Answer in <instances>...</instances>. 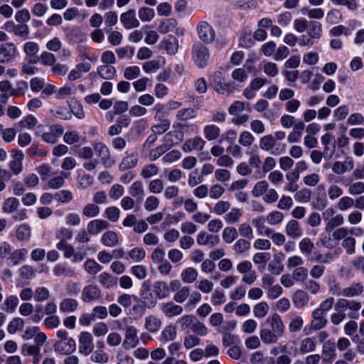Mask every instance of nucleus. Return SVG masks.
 Here are the masks:
<instances>
[{"mask_svg": "<svg viewBox=\"0 0 364 364\" xmlns=\"http://www.w3.org/2000/svg\"><path fill=\"white\" fill-rule=\"evenodd\" d=\"M183 139V134L180 132H169L164 136L165 144H167L168 149L173 144H177Z\"/></svg>", "mask_w": 364, "mask_h": 364, "instance_id": "2f4dec72", "label": "nucleus"}, {"mask_svg": "<svg viewBox=\"0 0 364 364\" xmlns=\"http://www.w3.org/2000/svg\"><path fill=\"white\" fill-rule=\"evenodd\" d=\"M19 206V201L16 198L10 197L6 198L3 203L2 210L5 213H12L17 210Z\"/></svg>", "mask_w": 364, "mask_h": 364, "instance_id": "7c9ffc66", "label": "nucleus"}, {"mask_svg": "<svg viewBox=\"0 0 364 364\" xmlns=\"http://www.w3.org/2000/svg\"><path fill=\"white\" fill-rule=\"evenodd\" d=\"M307 32L310 38H319L321 35V25L318 21H310L308 25Z\"/></svg>", "mask_w": 364, "mask_h": 364, "instance_id": "58836bf2", "label": "nucleus"}, {"mask_svg": "<svg viewBox=\"0 0 364 364\" xmlns=\"http://www.w3.org/2000/svg\"><path fill=\"white\" fill-rule=\"evenodd\" d=\"M285 232L290 238L297 239L302 235L303 230L299 222L292 219L287 223L285 227Z\"/></svg>", "mask_w": 364, "mask_h": 364, "instance_id": "a211bd4d", "label": "nucleus"}, {"mask_svg": "<svg viewBox=\"0 0 364 364\" xmlns=\"http://www.w3.org/2000/svg\"><path fill=\"white\" fill-rule=\"evenodd\" d=\"M139 343L137 337V330L133 326H127L124 332V339L123 346L125 349L133 348Z\"/></svg>", "mask_w": 364, "mask_h": 364, "instance_id": "423d86ee", "label": "nucleus"}, {"mask_svg": "<svg viewBox=\"0 0 364 364\" xmlns=\"http://www.w3.org/2000/svg\"><path fill=\"white\" fill-rule=\"evenodd\" d=\"M18 240H26L31 237V228L28 225L23 224L18 226L16 232Z\"/></svg>", "mask_w": 364, "mask_h": 364, "instance_id": "e2e57ef3", "label": "nucleus"}, {"mask_svg": "<svg viewBox=\"0 0 364 364\" xmlns=\"http://www.w3.org/2000/svg\"><path fill=\"white\" fill-rule=\"evenodd\" d=\"M23 153L21 151H16L14 155V159L9 163L11 171L15 174H19L23 170Z\"/></svg>", "mask_w": 364, "mask_h": 364, "instance_id": "aec40b11", "label": "nucleus"}, {"mask_svg": "<svg viewBox=\"0 0 364 364\" xmlns=\"http://www.w3.org/2000/svg\"><path fill=\"white\" fill-rule=\"evenodd\" d=\"M24 326V321L22 318L17 317L13 318L8 325V332L11 334L15 333L18 331H21Z\"/></svg>", "mask_w": 364, "mask_h": 364, "instance_id": "3c124183", "label": "nucleus"}, {"mask_svg": "<svg viewBox=\"0 0 364 364\" xmlns=\"http://www.w3.org/2000/svg\"><path fill=\"white\" fill-rule=\"evenodd\" d=\"M209 56V50L205 46L200 43L193 45V58L199 68H204L207 65Z\"/></svg>", "mask_w": 364, "mask_h": 364, "instance_id": "7ed1b4c3", "label": "nucleus"}, {"mask_svg": "<svg viewBox=\"0 0 364 364\" xmlns=\"http://www.w3.org/2000/svg\"><path fill=\"white\" fill-rule=\"evenodd\" d=\"M196 319V317L193 315H184L177 321L176 323L180 326V328L182 331H186V332L188 333L189 331L188 329H191Z\"/></svg>", "mask_w": 364, "mask_h": 364, "instance_id": "72a5a7b5", "label": "nucleus"}, {"mask_svg": "<svg viewBox=\"0 0 364 364\" xmlns=\"http://www.w3.org/2000/svg\"><path fill=\"white\" fill-rule=\"evenodd\" d=\"M90 360L96 363L105 364L109 360L108 355L102 350H97L92 353Z\"/></svg>", "mask_w": 364, "mask_h": 364, "instance_id": "052dcab7", "label": "nucleus"}, {"mask_svg": "<svg viewBox=\"0 0 364 364\" xmlns=\"http://www.w3.org/2000/svg\"><path fill=\"white\" fill-rule=\"evenodd\" d=\"M106 33L108 34V41L112 46H118L122 40V34L117 31H112L111 28H105Z\"/></svg>", "mask_w": 364, "mask_h": 364, "instance_id": "09e8293b", "label": "nucleus"}, {"mask_svg": "<svg viewBox=\"0 0 364 364\" xmlns=\"http://www.w3.org/2000/svg\"><path fill=\"white\" fill-rule=\"evenodd\" d=\"M165 59L162 57H157L145 63L143 65V70L146 73H154L165 65Z\"/></svg>", "mask_w": 364, "mask_h": 364, "instance_id": "393cba45", "label": "nucleus"}, {"mask_svg": "<svg viewBox=\"0 0 364 364\" xmlns=\"http://www.w3.org/2000/svg\"><path fill=\"white\" fill-rule=\"evenodd\" d=\"M277 141L274 137L271 134H267L259 139V148L265 151H269L272 150L271 154L274 156L281 154L285 148V145H283L282 148L276 147Z\"/></svg>", "mask_w": 364, "mask_h": 364, "instance_id": "20e7f679", "label": "nucleus"}, {"mask_svg": "<svg viewBox=\"0 0 364 364\" xmlns=\"http://www.w3.org/2000/svg\"><path fill=\"white\" fill-rule=\"evenodd\" d=\"M355 239L352 236H348L342 240L341 247L345 250L346 254L353 255L355 252Z\"/></svg>", "mask_w": 364, "mask_h": 364, "instance_id": "c03bdc74", "label": "nucleus"}, {"mask_svg": "<svg viewBox=\"0 0 364 364\" xmlns=\"http://www.w3.org/2000/svg\"><path fill=\"white\" fill-rule=\"evenodd\" d=\"M335 351L336 346L334 343L331 342L330 341L325 342L322 348V356L323 360L329 361L332 360L336 355Z\"/></svg>", "mask_w": 364, "mask_h": 364, "instance_id": "c85d7f7f", "label": "nucleus"}, {"mask_svg": "<svg viewBox=\"0 0 364 364\" xmlns=\"http://www.w3.org/2000/svg\"><path fill=\"white\" fill-rule=\"evenodd\" d=\"M146 255L145 250L142 247H134L128 253V257L126 259L130 258L134 262L141 261Z\"/></svg>", "mask_w": 364, "mask_h": 364, "instance_id": "680f3d73", "label": "nucleus"}, {"mask_svg": "<svg viewBox=\"0 0 364 364\" xmlns=\"http://www.w3.org/2000/svg\"><path fill=\"white\" fill-rule=\"evenodd\" d=\"M304 288L313 295L318 294L321 290L320 284L315 281L314 279L306 280L304 284Z\"/></svg>", "mask_w": 364, "mask_h": 364, "instance_id": "603ef678", "label": "nucleus"}, {"mask_svg": "<svg viewBox=\"0 0 364 364\" xmlns=\"http://www.w3.org/2000/svg\"><path fill=\"white\" fill-rule=\"evenodd\" d=\"M309 270L304 267H299L292 272V277L296 282H304L306 280Z\"/></svg>", "mask_w": 364, "mask_h": 364, "instance_id": "6e6d98bb", "label": "nucleus"}, {"mask_svg": "<svg viewBox=\"0 0 364 364\" xmlns=\"http://www.w3.org/2000/svg\"><path fill=\"white\" fill-rule=\"evenodd\" d=\"M159 168L154 164H150L144 166L141 171V176L145 179H148L152 176L157 175Z\"/></svg>", "mask_w": 364, "mask_h": 364, "instance_id": "13d9d810", "label": "nucleus"}, {"mask_svg": "<svg viewBox=\"0 0 364 364\" xmlns=\"http://www.w3.org/2000/svg\"><path fill=\"white\" fill-rule=\"evenodd\" d=\"M266 322L269 323L271 328H264L260 331V338L264 343H276L279 338L282 337L284 332V326L281 316L278 314H273L267 318Z\"/></svg>", "mask_w": 364, "mask_h": 364, "instance_id": "f257e3e1", "label": "nucleus"}, {"mask_svg": "<svg viewBox=\"0 0 364 364\" xmlns=\"http://www.w3.org/2000/svg\"><path fill=\"white\" fill-rule=\"evenodd\" d=\"M242 216V213L240 209L237 208H232L231 210L226 213L224 219L226 223L229 224L237 223L240 221Z\"/></svg>", "mask_w": 364, "mask_h": 364, "instance_id": "49530a36", "label": "nucleus"}, {"mask_svg": "<svg viewBox=\"0 0 364 364\" xmlns=\"http://www.w3.org/2000/svg\"><path fill=\"white\" fill-rule=\"evenodd\" d=\"M344 222L343 216L341 214L336 215L329 219L326 225L325 230L328 232H331L336 228L341 225Z\"/></svg>", "mask_w": 364, "mask_h": 364, "instance_id": "ea45409f", "label": "nucleus"}, {"mask_svg": "<svg viewBox=\"0 0 364 364\" xmlns=\"http://www.w3.org/2000/svg\"><path fill=\"white\" fill-rule=\"evenodd\" d=\"M94 149L98 157L100 158L101 161L103 164H106L109 159V150L108 147L104 143L98 142L94 145Z\"/></svg>", "mask_w": 364, "mask_h": 364, "instance_id": "cd10ccee", "label": "nucleus"}, {"mask_svg": "<svg viewBox=\"0 0 364 364\" xmlns=\"http://www.w3.org/2000/svg\"><path fill=\"white\" fill-rule=\"evenodd\" d=\"M109 226L107 220L102 219H95L87 223V230L90 235L99 234L101 231L107 229Z\"/></svg>", "mask_w": 364, "mask_h": 364, "instance_id": "2eb2a0df", "label": "nucleus"}, {"mask_svg": "<svg viewBox=\"0 0 364 364\" xmlns=\"http://www.w3.org/2000/svg\"><path fill=\"white\" fill-rule=\"evenodd\" d=\"M94 349L93 338L90 333L83 331L79 336V352L87 356L90 355Z\"/></svg>", "mask_w": 364, "mask_h": 364, "instance_id": "39448f33", "label": "nucleus"}, {"mask_svg": "<svg viewBox=\"0 0 364 364\" xmlns=\"http://www.w3.org/2000/svg\"><path fill=\"white\" fill-rule=\"evenodd\" d=\"M199 38L204 43H211L215 38V32L212 26L207 22L201 21L197 27Z\"/></svg>", "mask_w": 364, "mask_h": 364, "instance_id": "0eeeda50", "label": "nucleus"}, {"mask_svg": "<svg viewBox=\"0 0 364 364\" xmlns=\"http://www.w3.org/2000/svg\"><path fill=\"white\" fill-rule=\"evenodd\" d=\"M304 325L303 318L300 316H296L291 318L289 323V331L291 333H296L301 331L302 326Z\"/></svg>", "mask_w": 364, "mask_h": 364, "instance_id": "bf43d9fd", "label": "nucleus"}, {"mask_svg": "<svg viewBox=\"0 0 364 364\" xmlns=\"http://www.w3.org/2000/svg\"><path fill=\"white\" fill-rule=\"evenodd\" d=\"M101 296V291L95 284H88L82 289L81 299L86 303L98 299Z\"/></svg>", "mask_w": 364, "mask_h": 364, "instance_id": "1a4fd4ad", "label": "nucleus"}, {"mask_svg": "<svg viewBox=\"0 0 364 364\" xmlns=\"http://www.w3.org/2000/svg\"><path fill=\"white\" fill-rule=\"evenodd\" d=\"M312 320L311 321V328L314 331L320 330L324 328L328 321L326 315L316 309H314L311 314Z\"/></svg>", "mask_w": 364, "mask_h": 364, "instance_id": "f8f14e48", "label": "nucleus"}, {"mask_svg": "<svg viewBox=\"0 0 364 364\" xmlns=\"http://www.w3.org/2000/svg\"><path fill=\"white\" fill-rule=\"evenodd\" d=\"M129 193L132 197L141 200L144 196L143 183L140 181L134 182L129 188Z\"/></svg>", "mask_w": 364, "mask_h": 364, "instance_id": "473e14b6", "label": "nucleus"}, {"mask_svg": "<svg viewBox=\"0 0 364 364\" xmlns=\"http://www.w3.org/2000/svg\"><path fill=\"white\" fill-rule=\"evenodd\" d=\"M97 73L102 79L110 80L115 76L116 69L112 65H102L98 67Z\"/></svg>", "mask_w": 364, "mask_h": 364, "instance_id": "c756f323", "label": "nucleus"}, {"mask_svg": "<svg viewBox=\"0 0 364 364\" xmlns=\"http://www.w3.org/2000/svg\"><path fill=\"white\" fill-rule=\"evenodd\" d=\"M153 291L157 299H162L166 298L170 294L168 284L164 281L154 282Z\"/></svg>", "mask_w": 364, "mask_h": 364, "instance_id": "412c9836", "label": "nucleus"}, {"mask_svg": "<svg viewBox=\"0 0 364 364\" xmlns=\"http://www.w3.org/2000/svg\"><path fill=\"white\" fill-rule=\"evenodd\" d=\"M233 247L235 252L241 255L250 249L251 244L247 240L240 238L235 242Z\"/></svg>", "mask_w": 364, "mask_h": 364, "instance_id": "5fc2aeb1", "label": "nucleus"}, {"mask_svg": "<svg viewBox=\"0 0 364 364\" xmlns=\"http://www.w3.org/2000/svg\"><path fill=\"white\" fill-rule=\"evenodd\" d=\"M7 26H11L15 35L21 37H26L28 34V27L26 24L15 25L12 21H8Z\"/></svg>", "mask_w": 364, "mask_h": 364, "instance_id": "864d4df0", "label": "nucleus"}, {"mask_svg": "<svg viewBox=\"0 0 364 364\" xmlns=\"http://www.w3.org/2000/svg\"><path fill=\"white\" fill-rule=\"evenodd\" d=\"M218 236L210 235L204 231L200 232L196 237V242L200 245H210L214 247L219 243Z\"/></svg>", "mask_w": 364, "mask_h": 364, "instance_id": "f3484780", "label": "nucleus"}, {"mask_svg": "<svg viewBox=\"0 0 364 364\" xmlns=\"http://www.w3.org/2000/svg\"><path fill=\"white\" fill-rule=\"evenodd\" d=\"M269 311V306L266 301L257 304L253 308L254 316L257 318H264Z\"/></svg>", "mask_w": 364, "mask_h": 364, "instance_id": "a19ab883", "label": "nucleus"}, {"mask_svg": "<svg viewBox=\"0 0 364 364\" xmlns=\"http://www.w3.org/2000/svg\"><path fill=\"white\" fill-rule=\"evenodd\" d=\"M311 191L307 188H303L297 191L294 195L296 200L300 203H306L311 200Z\"/></svg>", "mask_w": 364, "mask_h": 364, "instance_id": "338daca9", "label": "nucleus"}, {"mask_svg": "<svg viewBox=\"0 0 364 364\" xmlns=\"http://www.w3.org/2000/svg\"><path fill=\"white\" fill-rule=\"evenodd\" d=\"M220 128L215 124L207 125L203 129L204 136L208 141L216 139L220 136Z\"/></svg>", "mask_w": 364, "mask_h": 364, "instance_id": "c9c22d12", "label": "nucleus"}, {"mask_svg": "<svg viewBox=\"0 0 364 364\" xmlns=\"http://www.w3.org/2000/svg\"><path fill=\"white\" fill-rule=\"evenodd\" d=\"M16 54V48L13 43H6L0 45V63L11 60Z\"/></svg>", "mask_w": 364, "mask_h": 364, "instance_id": "dca6fc26", "label": "nucleus"}, {"mask_svg": "<svg viewBox=\"0 0 364 364\" xmlns=\"http://www.w3.org/2000/svg\"><path fill=\"white\" fill-rule=\"evenodd\" d=\"M364 290L363 285L360 282H354L350 286L342 289L341 296L344 297H354L360 295Z\"/></svg>", "mask_w": 364, "mask_h": 364, "instance_id": "6ab92c4d", "label": "nucleus"}, {"mask_svg": "<svg viewBox=\"0 0 364 364\" xmlns=\"http://www.w3.org/2000/svg\"><path fill=\"white\" fill-rule=\"evenodd\" d=\"M53 271L56 277H72L75 275L74 270L60 264H56Z\"/></svg>", "mask_w": 364, "mask_h": 364, "instance_id": "37998d69", "label": "nucleus"}, {"mask_svg": "<svg viewBox=\"0 0 364 364\" xmlns=\"http://www.w3.org/2000/svg\"><path fill=\"white\" fill-rule=\"evenodd\" d=\"M309 296L304 290H297L292 296V302L296 308L301 309L307 305Z\"/></svg>", "mask_w": 364, "mask_h": 364, "instance_id": "4be33fe9", "label": "nucleus"}, {"mask_svg": "<svg viewBox=\"0 0 364 364\" xmlns=\"http://www.w3.org/2000/svg\"><path fill=\"white\" fill-rule=\"evenodd\" d=\"M205 142L200 136H195L193 139L187 140L183 146V149L186 152L191 151L193 149L200 151L203 149Z\"/></svg>", "mask_w": 364, "mask_h": 364, "instance_id": "5701e85b", "label": "nucleus"}, {"mask_svg": "<svg viewBox=\"0 0 364 364\" xmlns=\"http://www.w3.org/2000/svg\"><path fill=\"white\" fill-rule=\"evenodd\" d=\"M161 310L166 317L171 318L181 315L183 309L181 306L176 304L173 301H168L162 304Z\"/></svg>", "mask_w": 364, "mask_h": 364, "instance_id": "4468645a", "label": "nucleus"}, {"mask_svg": "<svg viewBox=\"0 0 364 364\" xmlns=\"http://www.w3.org/2000/svg\"><path fill=\"white\" fill-rule=\"evenodd\" d=\"M237 230L233 227L225 228L222 234L223 240L228 244L232 242L237 237Z\"/></svg>", "mask_w": 364, "mask_h": 364, "instance_id": "8fccbe9b", "label": "nucleus"}, {"mask_svg": "<svg viewBox=\"0 0 364 364\" xmlns=\"http://www.w3.org/2000/svg\"><path fill=\"white\" fill-rule=\"evenodd\" d=\"M82 215L87 218H94L100 213V208L95 203H88L82 208Z\"/></svg>", "mask_w": 364, "mask_h": 364, "instance_id": "4d7b16f0", "label": "nucleus"}, {"mask_svg": "<svg viewBox=\"0 0 364 364\" xmlns=\"http://www.w3.org/2000/svg\"><path fill=\"white\" fill-rule=\"evenodd\" d=\"M120 210L117 207H108L105 210V217L111 222H117L119 218Z\"/></svg>", "mask_w": 364, "mask_h": 364, "instance_id": "69168bd1", "label": "nucleus"}, {"mask_svg": "<svg viewBox=\"0 0 364 364\" xmlns=\"http://www.w3.org/2000/svg\"><path fill=\"white\" fill-rule=\"evenodd\" d=\"M54 350L60 355H70L75 351L76 345L73 338L58 341L54 343Z\"/></svg>", "mask_w": 364, "mask_h": 364, "instance_id": "6e6552de", "label": "nucleus"}, {"mask_svg": "<svg viewBox=\"0 0 364 364\" xmlns=\"http://www.w3.org/2000/svg\"><path fill=\"white\" fill-rule=\"evenodd\" d=\"M190 296V288L186 286L182 287L177 292H176L173 299L179 304L184 302Z\"/></svg>", "mask_w": 364, "mask_h": 364, "instance_id": "774afa93", "label": "nucleus"}, {"mask_svg": "<svg viewBox=\"0 0 364 364\" xmlns=\"http://www.w3.org/2000/svg\"><path fill=\"white\" fill-rule=\"evenodd\" d=\"M144 304L147 309L154 308L157 304V297L150 291V286L143 284V289L140 293Z\"/></svg>", "mask_w": 364, "mask_h": 364, "instance_id": "9b49d317", "label": "nucleus"}, {"mask_svg": "<svg viewBox=\"0 0 364 364\" xmlns=\"http://www.w3.org/2000/svg\"><path fill=\"white\" fill-rule=\"evenodd\" d=\"M210 84L214 90L220 95H230L235 87L229 82H225L221 71H215L211 75Z\"/></svg>", "mask_w": 364, "mask_h": 364, "instance_id": "f03ea898", "label": "nucleus"}, {"mask_svg": "<svg viewBox=\"0 0 364 364\" xmlns=\"http://www.w3.org/2000/svg\"><path fill=\"white\" fill-rule=\"evenodd\" d=\"M98 282L105 287L110 288L116 284L117 280L107 272H102L98 276Z\"/></svg>", "mask_w": 364, "mask_h": 364, "instance_id": "de8ad7c7", "label": "nucleus"}, {"mask_svg": "<svg viewBox=\"0 0 364 364\" xmlns=\"http://www.w3.org/2000/svg\"><path fill=\"white\" fill-rule=\"evenodd\" d=\"M137 157L133 154L129 155L123 158L122 161L119 165V168L124 171L136 166L137 164Z\"/></svg>", "mask_w": 364, "mask_h": 364, "instance_id": "4c0bfd02", "label": "nucleus"}, {"mask_svg": "<svg viewBox=\"0 0 364 364\" xmlns=\"http://www.w3.org/2000/svg\"><path fill=\"white\" fill-rule=\"evenodd\" d=\"M101 241L104 245L112 247L119 243V237L114 231L109 230L102 235Z\"/></svg>", "mask_w": 364, "mask_h": 364, "instance_id": "bb28decb", "label": "nucleus"}, {"mask_svg": "<svg viewBox=\"0 0 364 364\" xmlns=\"http://www.w3.org/2000/svg\"><path fill=\"white\" fill-rule=\"evenodd\" d=\"M181 277L184 283L191 284L196 280L198 277V272L193 267H187L183 270Z\"/></svg>", "mask_w": 364, "mask_h": 364, "instance_id": "f704fd0d", "label": "nucleus"}, {"mask_svg": "<svg viewBox=\"0 0 364 364\" xmlns=\"http://www.w3.org/2000/svg\"><path fill=\"white\" fill-rule=\"evenodd\" d=\"M120 21L126 29H132L139 26V21L136 17L135 11L132 9L122 14Z\"/></svg>", "mask_w": 364, "mask_h": 364, "instance_id": "9d476101", "label": "nucleus"}, {"mask_svg": "<svg viewBox=\"0 0 364 364\" xmlns=\"http://www.w3.org/2000/svg\"><path fill=\"white\" fill-rule=\"evenodd\" d=\"M77 301L72 298H64L59 304V309L62 313L74 312L77 309Z\"/></svg>", "mask_w": 364, "mask_h": 364, "instance_id": "a878e982", "label": "nucleus"}, {"mask_svg": "<svg viewBox=\"0 0 364 364\" xmlns=\"http://www.w3.org/2000/svg\"><path fill=\"white\" fill-rule=\"evenodd\" d=\"M117 301L123 307L129 308L131 306L132 301H138L139 298L134 294H122L118 296Z\"/></svg>", "mask_w": 364, "mask_h": 364, "instance_id": "a18cd8bd", "label": "nucleus"}, {"mask_svg": "<svg viewBox=\"0 0 364 364\" xmlns=\"http://www.w3.org/2000/svg\"><path fill=\"white\" fill-rule=\"evenodd\" d=\"M269 184L266 181H260L256 183L252 191L255 197H259L263 195L268 189Z\"/></svg>", "mask_w": 364, "mask_h": 364, "instance_id": "0e129e2a", "label": "nucleus"}, {"mask_svg": "<svg viewBox=\"0 0 364 364\" xmlns=\"http://www.w3.org/2000/svg\"><path fill=\"white\" fill-rule=\"evenodd\" d=\"M177 331L174 326L169 325L166 326L161 332V341L168 342L173 341L176 337Z\"/></svg>", "mask_w": 364, "mask_h": 364, "instance_id": "79ce46f5", "label": "nucleus"}, {"mask_svg": "<svg viewBox=\"0 0 364 364\" xmlns=\"http://www.w3.org/2000/svg\"><path fill=\"white\" fill-rule=\"evenodd\" d=\"M301 252L304 255H310L314 249V244L309 237H304L299 242Z\"/></svg>", "mask_w": 364, "mask_h": 364, "instance_id": "e433bc0d", "label": "nucleus"}, {"mask_svg": "<svg viewBox=\"0 0 364 364\" xmlns=\"http://www.w3.org/2000/svg\"><path fill=\"white\" fill-rule=\"evenodd\" d=\"M63 134V129L60 125H53L49 130L42 134V139L48 143L55 144Z\"/></svg>", "mask_w": 364, "mask_h": 364, "instance_id": "ddd939ff", "label": "nucleus"}, {"mask_svg": "<svg viewBox=\"0 0 364 364\" xmlns=\"http://www.w3.org/2000/svg\"><path fill=\"white\" fill-rule=\"evenodd\" d=\"M161 326V321L154 315H149L145 318L144 328L151 333H155Z\"/></svg>", "mask_w": 364, "mask_h": 364, "instance_id": "b1692460", "label": "nucleus"}]
</instances>
